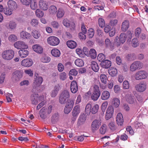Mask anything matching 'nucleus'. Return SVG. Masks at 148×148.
Returning a JSON list of instances; mask_svg holds the SVG:
<instances>
[{"label": "nucleus", "instance_id": "9", "mask_svg": "<svg viewBox=\"0 0 148 148\" xmlns=\"http://www.w3.org/2000/svg\"><path fill=\"white\" fill-rule=\"evenodd\" d=\"M42 97L40 96L38 94H33L32 95L31 99L32 103L33 104L37 105L40 101H42Z\"/></svg>", "mask_w": 148, "mask_h": 148}, {"label": "nucleus", "instance_id": "5", "mask_svg": "<svg viewBox=\"0 0 148 148\" xmlns=\"http://www.w3.org/2000/svg\"><path fill=\"white\" fill-rule=\"evenodd\" d=\"M147 76V72L144 71H140L135 73L134 77L136 80H139L146 78Z\"/></svg>", "mask_w": 148, "mask_h": 148}, {"label": "nucleus", "instance_id": "4", "mask_svg": "<svg viewBox=\"0 0 148 148\" xmlns=\"http://www.w3.org/2000/svg\"><path fill=\"white\" fill-rule=\"evenodd\" d=\"M23 73L20 70H16L12 74V79L14 82L19 81L23 76Z\"/></svg>", "mask_w": 148, "mask_h": 148}, {"label": "nucleus", "instance_id": "27", "mask_svg": "<svg viewBox=\"0 0 148 148\" xmlns=\"http://www.w3.org/2000/svg\"><path fill=\"white\" fill-rule=\"evenodd\" d=\"M57 11V9L56 6L52 5L50 6L48 9L49 14L51 15H55Z\"/></svg>", "mask_w": 148, "mask_h": 148}, {"label": "nucleus", "instance_id": "52", "mask_svg": "<svg viewBox=\"0 0 148 148\" xmlns=\"http://www.w3.org/2000/svg\"><path fill=\"white\" fill-rule=\"evenodd\" d=\"M16 24L15 22L10 21L8 23L9 28L11 29H14L16 27Z\"/></svg>", "mask_w": 148, "mask_h": 148}, {"label": "nucleus", "instance_id": "11", "mask_svg": "<svg viewBox=\"0 0 148 148\" xmlns=\"http://www.w3.org/2000/svg\"><path fill=\"white\" fill-rule=\"evenodd\" d=\"M135 87L137 91L142 92L146 90L147 85L145 83H140L136 85Z\"/></svg>", "mask_w": 148, "mask_h": 148}, {"label": "nucleus", "instance_id": "44", "mask_svg": "<svg viewBox=\"0 0 148 148\" xmlns=\"http://www.w3.org/2000/svg\"><path fill=\"white\" fill-rule=\"evenodd\" d=\"M106 125L105 124H103L102 125L99 129L100 132L102 134H104L106 133Z\"/></svg>", "mask_w": 148, "mask_h": 148}, {"label": "nucleus", "instance_id": "38", "mask_svg": "<svg viewBox=\"0 0 148 148\" xmlns=\"http://www.w3.org/2000/svg\"><path fill=\"white\" fill-rule=\"evenodd\" d=\"M112 102L113 106L116 108L118 107L120 103L119 99L116 98H114L112 99Z\"/></svg>", "mask_w": 148, "mask_h": 148}, {"label": "nucleus", "instance_id": "13", "mask_svg": "<svg viewBox=\"0 0 148 148\" xmlns=\"http://www.w3.org/2000/svg\"><path fill=\"white\" fill-rule=\"evenodd\" d=\"M14 45L15 47L17 49H27L28 47L27 45L23 42L18 41L14 43Z\"/></svg>", "mask_w": 148, "mask_h": 148}, {"label": "nucleus", "instance_id": "49", "mask_svg": "<svg viewBox=\"0 0 148 148\" xmlns=\"http://www.w3.org/2000/svg\"><path fill=\"white\" fill-rule=\"evenodd\" d=\"M133 33L130 31H128L126 34H125V35H126L125 36L127 39L128 41H130L131 39Z\"/></svg>", "mask_w": 148, "mask_h": 148}, {"label": "nucleus", "instance_id": "22", "mask_svg": "<svg viewBox=\"0 0 148 148\" xmlns=\"http://www.w3.org/2000/svg\"><path fill=\"white\" fill-rule=\"evenodd\" d=\"M100 65L102 68L108 69L111 66V62L110 61L106 60L101 62Z\"/></svg>", "mask_w": 148, "mask_h": 148}, {"label": "nucleus", "instance_id": "53", "mask_svg": "<svg viewBox=\"0 0 148 148\" xmlns=\"http://www.w3.org/2000/svg\"><path fill=\"white\" fill-rule=\"evenodd\" d=\"M132 44L133 47H136L139 44L138 39L135 38L133 39L132 40Z\"/></svg>", "mask_w": 148, "mask_h": 148}, {"label": "nucleus", "instance_id": "16", "mask_svg": "<svg viewBox=\"0 0 148 148\" xmlns=\"http://www.w3.org/2000/svg\"><path fill=\"white\" fill-rule=\"evenodd\" d=\"M70 87L72 93H75L77 92L78 88L77 83L75 81H73L71 82Z\"/></svg>", "mask_w": 148, "mask_h": 148}, {"label": "nucleus", "instance_id": "2", "mask_svg": "<svg viewBox=\"0 0 148 148\" xmlns=\"http://www.w3.org/2000/svg\"><path fill=\"white\" fill-rule=\"evenodd\" d=\"M70 94L69 92L67 90L63 91L61 93L59 98V102L62 104H65L66 102H68V99L69 97Z\"/></svg>", "mask_w": 148, "mask_h": 148}, {"label": "nucleus", "instance_id": "14", "mask_svg": "<svg viewBox=\"0 0 148 148\" xmlns=\"http://www.w3.org/2000/svg\"><path fill=\"white\" fill-rule=\"evenodd\" d=\"M33 61L30 58H26L24 59L21 62L22 66L25 67H29L31 66L33 64Z\"/></svg>", "mask_w": 148, "mask_h": 148}, {"label": "nucleus", "instance_id": "39", "mask_svg": "<svg viewBox=\"0 0 148 148\" xmlns=\"http://www.w3.org/2000/svg\"><path fill=\"white\" fill-rule=\"evenodd\" d=\"M125 36L126 35H125V33H122L120 34L119 37H118L119 41L122 44L124 43L126 41V38Z\"/></svg>", "mask_w": 148, "mask_h": 148}, {"label": "nucleus", "instance_id": "3", "mask_svg": "<svg viewBox=\"0 0 148 148\" xmlns=\"http://www.w3.org/2000/svg\"><path fill=\"white\" fill-rule=\"evenodd\" d=\"M14 51L12 50H6L3 51L2 54L3 59L6 60H10L14 57Z\"/></svg>", "mask_w": 148, "mask_h": 148}, {"label": "nucleus", "instance_id": "36", "mask_svg": "<svg viewBox=\"0 0 148 148\" xmlns=\"http://www.w3.org/2000/svg\"><path fill=\"white\" fill-rule=\"evenodd\" d=\"M88 56L91 57L93 59L97 57V53L95 50L93 49H91L89 52Z\"/></svg>", "mask_w": 148, "mask_h": 148}, {"label": "nucleus", "instance_id": "32", "mask_svg": "<svg viewBox=\"0 0 148 148\" xmlns=\"http://www.w3.org/2000/svg\"><path fill=\"white\" fill-rule=\"evenodd\" d=\"M51 53L53 56L56 57H59L60 55V51L56 48L53 49L51 51Z\"/></svg>", "mask_w": 148, "mask_h": 148}, {"label": "nucleus", "instance_id": "59", "mask_svg": "<svg viewBox=\"0 0 148 148\" xmlns=\"http://www.w3.org/2000/svg\"><path fill=\"white\" fill-rule=\"evenodd\" d=\"M85 34L80 32L79 33L78 36L79 38L82 40H84L86 39V36Z\"/></svg>", "mask_w": 148, "mask_h": 148}, {"label": "nucleus", "instance_id": "18", "mask_svg": "<svg viewBox=\"0 0 148 148\" xmlns=\"http://www.w3.org/2000/svg\"><path fill=\"white\" fill-rule=\"evenodd\" d=\"M32 48L33 51L38 53L41 54L43 51V49L42 47L38 44L33 45Z\"/></svg>", "mask_w": 148, "mask_h": 148}, {"label": "nucleus", "instance_id": "15", "mask_svg": "<svg viewBox=\"0 0 148 148\" xmlns=\"http://www.w3.org/2000/svg\"><path fill=\"white\" fill-rule=\"evenodd\" d=\"M125 99L126 101L129 103L133 104L135 101V99L134 96L131 93L126 95Z\"/></svg>", "mask_w": 148, "mask_h": 148}, {"label": "nucleus", "instance_id": "19", "mask_svg": "<svg viewBox=\"0 0 148 148\" xmlns=\"http://www.w3.org/2000/svg\"><path fill=\"white\" fill-rule=\"evenodd\" d=\"M116 121L119 125L121 126L123 125V119L121 113H119L118 114L116 117Z\"/></svg>", "mask_w": 148, "mask_h": 148}, {"label": "nucleus", "instance_id": "26", "mask_svg": "<svg viewBox=\"0 0 148 148\" xmlns=\"http://www.w3.org/2000/svg\"><path fill=\"white\" fill-rule=\"evenodd\" d=\"M39 114L42 119H45L46 118V108L43 107L39 112Z\"/></svg>", "mask_w": 148, "mask_h": 148}, {"label": "nucleus", "instance_id": "30", "mask_svg": "<svg viewBox=\"0 0 148 148\" xmlns=\"http://www.w3.org/2000/svg\"><path fill=\"white\" fill-rule=\"evenodd\" d=\"M60 115L58 112L54 113L51 117V121L52 122L55 123L57 122L59 119Z\"/></svg>", "mask_w": 148, "mask_h": 148}, {"label": "nucleus", "instance_id": "28", "mask_svg": "<svg viewBox=\"0 0 148 148\" xmlns=\"http://www.w3.org/2000/svg\"><path fill=\"white\" fill-rule=\"evenodd\" d=\"M110 96L109 92L107 90L104 91L101 95V99L102 100H106L109 99Z\"/></svg>", "mask_w": 148, "mask_h": 148}, {"label": "nucleus", "instance_id": "54", "mask_svg": "<svg viewBox=\"0 0 148 148\" xmlns=\"http://www.w3.org/2000/svg\"><path fill=\"white\" fill-rule=\"evenodd\" d=\"M94 34V31L93 29L92 28L89 29L88 32V37L92 38Z\"/></svg>", "mask_w": 148, "mask_h": 148}, {"label": "nucleus", "instance_id": "61", "mask_svg": "<svg viewBox=\"0 0 148 148\" xmlns=\"http://www.w3.org/2000/svg\"><path fill=\"white\" fill-rule=\"evenodd\" d=\"M8 39L10 41L12 42L16 41L17 38L15 35L11 34L9 37Z\"/></svg>", "mask_w": 148, "mask_h": 148}, {"label": "nucleus", "instance_id": "1", "mask_svg": "<svg viewBox=\"0 0 148 148\" xmlns=\"http://www.w3.org/2000/svg\"><path fill=\"white\" fill-rule=\"evenodd\" d=\"M92 91L91 93V98L93 101H97L101 95V92L99 86L97 85L92 86L90 89L89 92Z\"/></svg>", "mask_w": 148, "mask_h": 148}, {"label": "nucleus", "instance_id": "20", "mask_svg": "<svg viewBox=\"0 0 148 148\" xmlns=\"http://www.w3.org/2000/svg\"><path fill=\"white\" fill-rule=\"evenodd\" d=\"M130 26L129 21L126 20L124 21L122 24L121 29L123 32H125L129 28Z\"/></svg>", "mask_w": 148, "mask_h": 148}, {"label": "nucleus", "instance_id": "45", "mask_svg": "<svg viewBox=\"0 0 148 148\" xmlns=\"http://www.w3.org/2000/svg\"><path fill=\"white\" fill-rule=\"evenodd\" d=\"M108 126L111 130L113 131L116 130V127L114 121H111L108 124Z\"/></svg>", "mask_w": 148, "mask_h": 148}, {"label": "nucleus", "instance_id": "31", "mask_svg": "<svg viewBox=\"0 0 148 148\" xmlns=\"http://www.w3.org/2000/svg\"><path fill=\"white\" fill-rule=\"evenodd\" d=\"M21 37L24 39H29L32 37L30 34L28 33V32H25L22 31L20 33Z\"/></svg>", "mask_w": 148, "mask_h": 148}, {"label": "nucleus", "instance_id": "7", "mask_svg": "<svg viewBox=\"0 0 148 148\" xmlns=\"http://www.w3.org/2000/svg\"><path fill=\"white\" fill-rule=\"evenodd\" d=\"M101 120L96 119L92 122L91 125L92 131L94 132L98 130L101 125Z\"/></svg>", "mask_w": 148, "mask_h": 148}, {"label": "nucleus", "instance_id": "25", "mask_svg": "<svg viewBox=\"0 0 148 148\" xmlns=\"http://www.w3.org/2000/svg\"><path fill=\"white\" fill-rule=\"evenodd\" d=\"M105 43L106 47L109 48L111 50L114 49V44L112 43L109 39L107 38L105 40Z\"/></svg>", "mask_w": 148, "mask_h": 148}, {"label": "nucleus", "instance_id": "58", "mask_svg": "<svg viewBox=\"0 0 148 148\" xmlns=\"http://www.w3.org/2000/svg\"><path fill=\"white\" fill-rule=\"evenodd\" d=\"M123 86L124 89H128L129 88V84L127 81H124L123 84Z\"/></svg>", "mask_w": 148, "mask_h": 148}, {"label": "nucleus", "instance_id": "64", "mask_svg": "<svg viewBox=\"0 0 148 148\" xmlns=\"http://www.w3.org/2000/svg\"><path fill=\"white\" fill-rule=\"evenodd\" d=\"M66 74L65 72H63L60 74V78L62 80H64L66 79Z\"/></svg>", "mask_w": 148, "mask_h": 148}, {"label": "nucleus", "instance_id": "50", "mask_svg": "<svg viewBox=\"0 0 148 148\" xmlns=\"http://www.w3.org/2000/svg\"><path fill=\"white\" fill-rule=\"evenodd\" d=\"M98 24L100 27H104L105 25V23L103 19L101 18H99L98 19Z\"/></svg>", "mask_w": 148, "mask_h": 148}, {"label": "nucleus", "instance_id": "63", "mask_svg": "<svg viewBox=\"0 0 148 148\" xmlns=\"http://www.w3.org/2000/svg\"><path fill=\"white\" fill-rule=\"evenodd\" d=\"M63 24L66 27H68L70 26L69 21L66 19H64L63 20Z\"/></svg>", "mask_w": 148, "mask_h": 148}, {"label": "nucleus", "instance_id": "60", "mask_svg": "<svg viewBox=\"0 0 148 148\" xmlns=\"http://www.w3.org/2000/svg\"><path fill=\"white\" fill-rule=\"evenodd\" d=\"M32 1V0H20L21 3L25 5H29L31 3Z\"/></svg>", "mask_w": 148, "mask_h": 148}, {"label": "nucleus", "instance_id": "47", "mask_svg": "<svg viewBox=\"0 0 148 148\" xmlns=\"http://www.w3.org/2000/svg\"><path fill=\"white\" fill-rule=\"evenodd\" d=\"M141 32V29L140 27H138L135 29L134 31V35L136 37L138 38L140 35V34Z\"/></svg>", "mask_w": 148, "mask_h": 148}, {"label": "nucleus", "instance_id": "41", "mask_svg": "<svg viewBox=\"0 0 148 148\" xmlns=\"http://www.w3.org/2000/svg\"><path fill=\"white\" fill-rule=\"evenodd\" d=\"M13 10L9 8H4L3 12L5 14L7 15H10L12 14V11Z\"/></svg>", "mask_w": 148, "mask_h": 148}, {"label": "nucleus", "instance_id": "6", "mask_svg": "<svg viewBox=\"0 0 148 148\" xmlns=\"http://www.w3.org/2000/svg\"><path fill=\"white\" fill-rule=\"evenodd\" d=\"M48 43L52 46H56L58 45L60 43L59 39L56 37L51 36L47 39Z\"/></svg>", "mask_w": 148, "mask_h": 148}, {"label": "nucleus", "instance_id": "56", "mask_svg": "<svg viewBox=\"0 0 148 148\" xmlns=\"http://www.w3.org/2000/svg\"><path fill=\"white\" fill-rule=\"evenodd\" d=\"M108 105V103L107 101H105L101 105V110L103 112V113L104 114V112L105 111L106 109L107 108V105Z\"/></svg>", "mask_w": 148, "mask_h": 148}, {"label": "nucleus", "instance_id": "21", "mask_svg": "<svg viewBox=\"0 0 148 148\" xmlns=\"http://www.w3.org/2000/svg\"><path fill=\"white\" fill-rule=\"evenodd\" d=\"M8 7L11 9L14 10L17 8V5L16 2L12 0H10L8 2Z\"/></svg>", "mask_w": 148, "mask_h": 148}, {"label": "nucleus", "instance_id": "37", "mask_svg": "<svg viewBox=\"0 0 148 148\" xmlns=\"http://www.w3.org/2000/svg\"><path fill=\"white\" fill-rule=\"evenodd\" d=\"M92 106L90 104L88 103L86 106L85 112V114L87 115H89L91 110Z\"/></svg>", "mask_w": 148, "mask_h": 148}, {"label": "nucleus", "instance_id": "17", "mask_svg": "<svg viewBox=\"0 0 148 148\" xmlns=\"http://www.w3.org/2000/svg\"><path fill=\"white\" fill-rule=\"evenodd\" d=\"M38 75L37 73L35 74L34 79L35 82H34V85H36L37 86H39L40 85L42 82V78L41 77L38 76Z\"/></svg>", "mask_w": 148, "mask_h": 148}, {"label": "nucleus", "instance_id": "34", "mask_svg": "<svg viewBox=\"0 0 148 148\" xmlns=\"http://www.w3.org/2000/svg\"><path fill=\"white\" fill-rule=\"evenodd\" d=\"M66 44L68 47L71 49L75 48L77 45V44L75 42L71 40L68 41L66 42Z\"/></svg>", "mask_w": 148, "mask_h": 148}, {"label": "nucleus", "instance_id": "8", "mask_svg": "<svg viewBox=\"0 0 148 148\" xmlns=\"http://www.w3.org/2000/svg\"><path fill=\"white\" fill-rule=\"evenodd\" d=\"M74 104V101L69 99L64 108V112L65 114H68L71 110Z\"/></svg>", "mask_w": 148, "mask_h": 148}, {"label": "nucleus", "instance_id": "57", "mask_svg": "<svg viewBox=\"0 0 148 148\" xmlns=\"http://www.w3.org/2000/svg\"><path fill=\"white\" fill-rule=\"evenodd\" d=\"M105 59V56L103 53L99 54L97 56V59L99 61L103 62Z\"/></svg>", "mask_w": 148, "mask_h": 148}, {"label": "nucleus", "instance_id": "43", "mask_svg": "<svg viewBox=\"0 0 148 148\" xmlns=\"http://www.w3.org/2000/svg\"><path fill=\"white\" fill-rule=\"evenodd\" d=\"M99 108L98 105L97 104H95L92 106L91 110V112L92 114H94L96 113L98 111Z\"/></svg>", "mask_w": 148, "mask_h": 148}, {"label": "nucleus", "instance_id": "46", "mask_svg": "<svg viewBox=\"0 0 148 148\" xmlns=\"http://www.w3.org/2000/svg\"><path fill=\"white\" fill-rule=\"evenodd\" d=\"M32 35L36 39H38L40 35V33L36 30L32 31Z\"/></svg>", "mask_w": 148, "mask_h": 148}, {"label": "nucleus", "instance_id": "42", "mask_svg": "<svg viewBox=\"0 0 148 148\" xmlns=\"http://www.w3.org/2000/svg\"><path fill=\"white\" fill-rule=\"evenodd\" d=\"M100 80L101 82L104 84H106L107 83V77L105 74H101L100 76Z\"/></svg>", "mask_w": 148, "mask_h": 148}, {"label": "nucleus", "instance_id": "24", "mask_svg": "<svg viewBox=\"0 0 148 148\" xmlns=\"http://www.w3.org/2000/svg\"><path fill=\"white\" fill-rule=\"evenodd\" d=\"M25 49H23L19 51L18 53L21 57L22 58H25L28 55V51L25 50Z\"/></svg>", "mask_w": 148, "mask_h": 148}, {"label": "nucleus", "instance_id": "33", "mask_svg": "<svg viewBox=\"0 0 148 148\" xmlns=\"http://www.w3.org/2000/svg\"><path fill=\"white\" fill-rule=\"evenodd\" d=\"M91 67L95 72H97L99 70V67L95 61H93L91 62Z\"/></svg>", "mask_w": 148, "mask_h": 148}, {"label": "nucleus", "instance_id": "12", "mask_svg": "<svg viewBox=\"0 0 148 148\" xmlns=\"http://www.w3.org/2000/svg\"><path fill=\"white\" fill-rule=\"evenodd\" d=\"M141 63L139 61H136L133 63L130 66V70L132 71H134L138 69H140L141 67Z\"/></svg>", "mask_w": 148, "mask_h": 148}, {"label": "nucleus", "instance_id": "48", "mask_svg": "<svg viewBox=\"0 0 148 148\" xmlns=\"http://www.w3.org/2000/svg\"><path fill=\"white\" fill-rule=\"evenodd\" d=\"M86 118L85 116L84 115H80L78 120V123L80 124L83 123L86 121Z\"/></svg>", "mask_w": 148, "mask_h": 148}, {"label": "nucleus", "instance_id": "35", "mask_svg": "<svg viewBox=\"0 0 148 148\" xmlns=\"http://www.w3.org/2000/svg\"><path fill=\"white\" fill-rule=\"evenodd\" d=\"M56 14V17L58 18H62L64 14V10L61 8H59Z\"/></svg>", "mask_w": 148, "mask_h": 148}, {"label": "nucleus", "instance_id": "51", "mask_svg": "<svg viewBox=\"0 0 148 148\" xmlns=\"http://www.w3.org/2000/svg\"><path fill=\"white\" fill-rule=\"evenodd\" d=\"M36 16L38 17H42L44 15L43 12L39 9H37L35 12Z\"/></svg>", "mask_w": 148, "mask_h": 148}, {"label": "nucleus", "instance_id": "10", "mask_svg": "<svg viewBox=\"0 0 148 148\" xmlns=\"http://www.w3.org/2000/svg\"><path fill=\"white\" fill-rule=\"evenodd\" d=\"M80 112L79 106L78 105L75 106L72 111V117L71 118L72 121H75L76 120Z\"/></svg>", "mask_w": 148, "mask_h": 148}, {"label": "nucleus", "instance_id": "55", "mask_svg": "<svg viewBox=\"0 0 148 148\" xmlns=\"http://www.w3.org/2000/svg\"><path fill=\"white\" fill-rule=\"evenodd\" d=\"M37 7V3L36 2L34 1L32 2L31 1V3H30V7L32 9L34 10H36Z\"/></svg>", "mask_w": 148, "mask_h": 148}, {"label": "nucleus", "instance_id": "62", "mask_svg": "<svg viewBox=\"0 0 148 148\" xmlns=\"http://www.w3.org/2000/svg\"><path fill=\"white\" fill-rule=\"evenodd\" d=\"M77 74V71L76 69H73L71 70L69 72V75L76 76Z\"/></svg>", "mask_w": 148, "mask_h": 148}, {"label": "nucleus", "instance_id": "29", "mask_svg": "<svg viewBox=\"0 0 148 148\" xmlns=\"http://www.w3.org/2000/svg\"><path fill=\"white\" fill-rule=\"evenodd\" d=\"M39 7L44 10H46V2L45 0H40L39 2Z\"/></svg>", "mask_w": 148, "mask_h": 148}, {"label": "nucleus", "instance_id": "23", "mask_svg": "<svg viewBox=\"0 0 148 148\" xmlns=\"http://www.w3.org/2000/svg\"><path fill=\"white\" fill-rule=\"evenodd\" d=\"M109 75L112 77H114L118 73V71L116 68L111 67L110 68L108 71Z\"/></svg>", "mask_w": 148, "mask_h": 148}, {"label": "nucleus", "instance_id": "40", "mask_svg": "<svg viewBox=\"0 0 148 148\" xmlns=\"http://www.w3.org/2000/svg\"><path fill=\"white\" fill-rule=\"evenodd\" d=\"M75 64L78 66L82 67L84 65L83 61L81 59H78L75 61Z\"/></svg>", "mask_w": 148, "mask_h": 148}]
</instances>
